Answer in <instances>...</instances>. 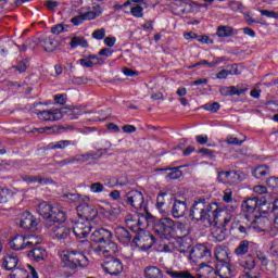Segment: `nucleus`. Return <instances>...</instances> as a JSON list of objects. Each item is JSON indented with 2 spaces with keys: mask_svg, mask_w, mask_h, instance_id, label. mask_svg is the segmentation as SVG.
<instances>
[{
  "mask_svg": "<svg viewBox=\"0 0 278 278\" xmlns=\"http://www.w3.org/2000/svg\"><path fill=\"white\" fill-rule=\"evenodd\" d=\"M138 220H137V229L134 228V226H130L131 231H142V227H147L149 225V218H151V214L147 213H139L138 214Z\"/></svg>",
  "mask_w": 278,
  "mask_h": 278,
  "instance_id": "obj_30",
  "label": "nucleus"
},
{
  "mask_svg": "<svg viewBox=\"0 0 278 278\" xmlns=\"http://www.w3.org/2000/svg\"><path fill=\"white\" fill-rule=\"evenodd\" d=\"M51 149H66V147H77V141L60 140L50 144Z\"/></svg>",
  "mask_w": 278,
  "mask_h": 278,
  "instance_id": "obj_35",
  "label": "nucleus"
},
{
  "mask_svg": "<svg viewBox=\"0 0 278 278\" xmlns=\"http://www.w3.org/2000/svg\"><path fill=\"white\" fill-rule=\"evenodd\" d=\"M39 223L38 218L34 217L29 212L22 213L20 218V227L30 231H36Z\"/></svg>",
  "mask_w": 278,
  "mask_h": 278,
  "instance_id": "obj_14",
  "label": "nucleus"
},
{
  "mask_svg": "<svg viewBox=\"0 0 278 278\" xmlns=\"http://www.w3.org/2000/svg\"><path fill=\"white\" fill-rule=\"evenodd\" d=\"M28 257L34 262H42L47 257V251L42 248H34L28 252Z\"/></svg>",
  "mask_w": 278,
  "mask_h": 278,
  "instance_id": "obj_28",
  "label": "nucleus"
},
{
  "mask_svg": "<svg viewBox=\"0 0 278 278\" xmlns=\"http://www.w3.org/2000/svg\"><path fill=\"white\" fill-rule=\"evenodd\" d=\"M54 102L59 105H64L66 103V94H56L54 96Z\"/></svg>",
  "mask_w": 278,
  "mask_h": 278,
  "instance_id": "obj_63",
  "label": "nucleus"
},
{
  "mask_svg": "<svg viewBox=\"0 0 278 278\" xmlns=\"http://www.w3.org/2000/svg\"><path fill=\"white\" fill-rule=\"evenodd\" d=\"M230 175H231V172H219L217 176V180L219 181V184H227Z\"/></svg>",
  "mask_w": 278,
  "mask_h": 278,
  "instance_id": "obj_49",
  "label": "nucleus"
},
{
  "mask_svg": "<svg viewBox=\"0 0 278 278\" xmlns=\"http://www.w3.org/2000/svg\"><path fill=\"white\" fill-rule=\"evenodd\" d=\"M231 218H232V215L229 213L228 210H226V214L219 215V220L220 223H224V227H226V225H229V223H231Z\"/></svg>",
  "mask_w": 278,
  "mask_h": 278,
  "instance_id": "obj_53",
  "label": "nucleus"
},
{
  "mask_svg": "<svg viewBox=\"0 0 278 278\" xmlns=\"http://www.w3.org/2000/svg\"><path fill=\"white\" fill-rule=\"evenodd\" d=\"M42 47L45 51H48L49 53L55 51L58 49V41L53 37H45L41 40Z\"/></svg>",
  "mask_w": 278,
  "mask_h": 278,
  "instance_id": "obj_31",
  "label": "nucleus"
},
{
  "mask_svg": "<svg viewBox=\"0 0 278 278\" xmlns=\"http://www.w3.org/2000/svg\"><path fill=\"white\" fill-rule=\"evenodd\" d=\"M250 242L249 240H242L241 242H239L238 247L235 249V255H237V257H244V255H247V253H249V247H250Z\"/></svg>",
  "mask_w": 278,
  "mask_h": 278,
  "instance_id": "obj_32",
  "label": "nucleus"
},
{
  "mask_svg": "<svg viewBox=\"0 0 278 278\" xmlns=\"http://www.w3.org/2000/svg\"><path fill=\"white\" fill-rule=\"evenodd\" d=\"M233 229H237V231H239V233H241L243 238H245L247 236H249V231H251V229L253 228L251 224H248L245 222H238L237 224H233Z\"/></svg>",
  "mask_w": 278,
  "mask_h": 278,
  "instance_id": "obj_34",
  "label": "nucleus"
},
{
  "mask_svg": "<svg viewBox=\"0 0 278 278\" xmlns=\"http://www.w3.org/2000/svg\"><path fill=\"white\" fill-rule=\"evenodd\" d=\"M38 213L47 220L46 227H51V223L66 222V212L62 207L52 206L49 202H41L38 206Z\"/></svg>",
  "mask_w": 278,
  "mask_h": 278,
  "instance_id": "obj_3",
  "label": "nucleus"
},
{
  "mask_svg": "<svg viewBox=\"0 0 278 278\" xmlns=\"http://www.w3.org/2000/svg\"><path fill=\"white\" fill-rule=\"evenodd\" d=\"M42 242V238L38 236L30 235L26 237V249H31V247H37Z\"/></svg>",
  "mask_w": 278,
  "mask_h": 278,
  "instance_id": "obj_41",
  "label": "nucleus"
},
{
  "mask_svg": "<svg viewBox=\"0 0 278 278\" xmlns=\"http://www.w3.org/2000/svg\"><path fill=\"white\" fill-rule=\"evenodd\" d=\"M76 108H62L55 110H43L37 113L39 121H62L64 114H67L71 121L79 118V112H75Z\"/></svg>",
  "mask_w": 278,
  "mask_h": 278,
  "instance_id": "obj_4",
  "label": "nucleus"
},
{
  "mask_svg": "<svg viewBox=\"0 0 278 278\" xmlns=\"http://www.w3.org/2000/svg\"><path fill=\"white\" fill-rule=\"evenodd\" d=\"M24 180L27 181V184H52L53 180L51 178H42L39 176H25Z\"/></svg>",
  "mask_w": 278,
  "mask_h": 278,
  "instance_id": "obj_37",
  "label": "nucleus"
},
{
  "mask_svg": "<svg viewBox=\"0 0 278 278\" xmlns=\"http://www.w3.org/2000/svg\"><path fill=\"white\" fill-rule=\"evenodd\" d=\"M92 38H94L96 40H103V38H105V29H97L92 33Z\"/></svg>",
  "mask_w": 278,
  "mask_h": 278,
  "instance_id": "obj_58",
  "label": "nucleus"
},
{
  "mask_svg": "<svg viewBox=\"0 0 278 278\" xmlns=\"http://www.w3.org/2000/svg\"><path fill=\"white\" fill-rule=\"evenodd\" d=\"M175 227L182 233V236H188V233H190L188 230V223L186 222H175Z\"/></svg>",
  "mask_w": 278,
  "mask_h": 278,
  "instance_id": "obj_45",
  "label": "nucleus"
},
{
  "mask_svg": "<svg viewBox=\"0 0 278 278\" xmlns=\"http://www.w3.org/2000/svg\"><path fill=\"white\" fill-rule=\"evenodd\" d=\"M198 153H200L204 157H210V160H214V157H216L214 155V151H212V150H210L207 148H202V149L198 150Z\"/></svg>",
  "mask_w": 278,
  "mask_h": 278,
  "instance_id": "obj_51",
  "label": "nucleus"
},
{
  "mask_svg": "<svg viewBox=\"0 0 278 278\" xmlns=\"http://www.w3.org/2000/svg\"><path fill=\"white\" fill-rule=\"evenodd\" d=\"M94 153H86V154H76L72 156V162L75 164V162L79 164H84V162H88V160H94Z\"/></svg>",
  "mask_w": 278,
  "mask_h": 278,
  "instance_id": "obj_36",
  "label": "nucleus"
},
{
  "mask_svg": "<svg viewBox=\"0 0 278 278\" xmlns=\"http://www.w3.org/2000/svg\"><path fill=\"white\" fill-rule=\"evenodd\" d=\"M213 238H215L216 242H223L227 236L225 235V230H223V228H218L213 232Z\"/></svg>",
  "mask_w": 278,
  "mask_h": 278,
  "instance_id": "obj_47",
  "label": "nucleus"
},
{
  "mask_svg": "<svg viewBox=\"0 0 278 278\" xmlns=\"http://www.w3.org/2000/svg\"><path fill=\"white\" fill-rule=\"evenodd\" d=\"M27 237L23 235H16L10 242L9 245L13 251H23L27 249Z\"/></svg>",
  "mask_w": 278,
  "mask_h": 278,
  "instance_id": "obj_24",
  "label": "nucleus"
},
{
  "mask_svg": "<svg viewBox=\"0 0 278 278\" xmlns=\"http://www.w3.org/2000/svg\"><path fill=\"white\" fill-rule=\"evenodd\" d=\"M215 257L217 260V264L229 262V254L227 253V250L223 247H217L215 249Z\"/></svg>",
  "mask_w": 278,
  "mask_h": 278,
  "instance_id": "obj_33",
  "label": "nucleus"
},
{
  "mask_svg": "<svg viewBox=\"0 0 278 278\" xmlns=\"http://www.w3.org/2000/svg\"><path fill=\"white\" fill-rule=\"evenodd\" d=\"M210 203H207V200H205V198H199L197 201H194L190 210L189 216L191 220H197V223L201 220L202 223Z\"/></svg>",
  "mask_w": 278,
  "mask_h": 278,
  "instance_id": "obj_10",
  "label": "nucleus"
},
{
  "mask_svg": "<svg viewBox=\"0 0 278 278\" xmlns=\"http://www.w3.org/2000/svg\"><path fill=\"white\" fill-rule=\"evenodd\" d=\"M260 205H262V200H260V198L257 197H254L243 201L241 207L243 212H248V214H253L255 210L260 207Z\"/></svg>",
  "mask_w": 278,
  "mask_h": 278,
  "instance_id": "obj_23",
  "label": "nucleus"
},
{
  "mask_svg": "<svg viewBox=\"0 0 278 278\" xmlns=\"http://www.w3.org/2000/svg\"><path fill=\"white\" fill-rule=\"evenodd\" d=\"M179 248L178 251L179 253H188L190 251V243L186 242V240L180 239L178 241Z\"/></svg>",
  "mask_w": 278,
  "mask_h": 278,
  "instance_id": "obj_48",
  "label": "nucleus"
},
{
  "mask_svg": "<svg viewBox=\"0 0 278 278\" xmlns=\"http://www.w3.org/2000/svg\"><path fill=\"white\" fill-rule=\"evenodd\" d=\"M79 64L85 68H92V66L94 65V61H91L90 59H80Z\"/></svg>",
  "mask_w": 278,
  "mask_h": 278,
  "instance_id": "obj_60",
  "label": "nucleus"
},
{
  "mask_svg": "<svg viewBox=\"0 0 278 278\" xmlns=\"http://www.w3.org/2000/svg\"><path fill=\"white\" fill-rule=\"evenodd\" d=\"M84 14H80L78 16H74L72 20H71V23H73V25H81V23H84Z\"/></svg>",
  "mask_w": 278,
  "mask_h": 278,
  "instance_id": "obj_64",
  "label": "nucleus"
},
{
  "mask_svg": "<svg viewBox=\"0 0 278 278\" xmlns=\"http://www.w3.org/2000/svg\"><path fill=\"white\" fill-rule=\"evenodd\" d=\"M153 236H140L139 233L135 235L132 238V243L135 247H138L139 249H142V251H149L151 247H153Z\"/></svg>",
  "mask_w": 278,
  "mask_h": 278,
  "instance_id": "obj_20",
  "label": "nucleus"
},
{
  "mask_svg": "<svg viewBox=\"0 0 278 278\" xmlns=\"http://www.w3.org/2000/svg\"><path fill=\"white\" fill-rule=\"evenodd\" d=\"M115 237L121 242V244H129L131 242V238H134V235L127 230L125 227H117L115 229Z\"/></svg>",
  "mask_w": 278,
  "mask_h": 278,
  "instance_id": "obj_25",
  "label": "nucleus"
},
{
  "mask_svg": "<svg viewBox=\"0 0 278 278\" xmlns=\"http://www.w3.org/2000/svg\"><path fill=\"white\" fill-rule=\"evenodd\" d=\"M204 110L207 112H218V110H220V104L218 102L207 103L204 105Z\"/></svg>",
  "mask_w": 278,
  "mask_h": 278,
  "instance_id": "obj_52",
  "label": "nucleus"
},
{
  "mask_svg": "<svg viewBox=\"0 0 278 278\" xmlns=\"http://www.w3.org/2000/svg\"><path fill=\"white\" fill-rule=\"evenodd\" d=\"M97 16H101L100 11H98L97 13H94V11H88L83 14V17L85 21H94V18H97Z\"/></svg>",
  "mask_w": 278,
  "mask_h": 278,
  "instance_id": "obj_50",
  "label": "nucleus"
},
{
  "mask_svg": "<svg viewBox=\"0 0 278 278\" xmlns=\"http://www.w3.org/2000/svg\"><path fill=\"white\" fill-rule=\"evenodd\" d=\"M10 197V189H0V203H8Z\"/></svg>",
  "mask_w": 278,
  "mask_h": 278,
  "instance_id": "obj_57",
  "label": "nucleus"
},
{
  "mask_svg": "<svg viewBox=\"0 0 278 278\" xmlns=\"http://www.w3.org/2000/svg\"><path fill=\"white\" fill-rule=\"evenodd\" d=\"M76 212L78 214V218H83L84 220H94L97 216H99V211H97V206L93 204L81 203L76 207Z\"/></svg>",
  "mask_w": 278,
  "mask_h": 278,
  "instance_id": "obj_11",
  "label": "nucleus"
},
{
  "mask_svg": "<svg viewBox=\"0 0 278 278\" xmlns=\"http://www.w3.org/2000/svg\"><path fill=\"white\" fill-rule=\"evenodd\" d=\"M90 231H92V225L84 218H78L73 225V233L76 238H88Z\"/></svg>",
  "mask_w": 278,
  "mask_h": 278,
  "instance_id": "obj_12",
  "label": "nucleus"
},
{
  "mask_svg": "<svg viewBox=\"0 0 278 278\" xmlns=\"http://www.w3.org/2000/svg\"><path fill=\"white\" fill-rule=\"evenodd\" d=\"M225 214H227V210L220 207L217 202H212L204 214L202 223L204 227H216L220 223V216H225Z\"/></svg>",
  "mask_w": 278,
  "mask_h": 278,
  "instance_id": "obj_7",
  "label": "nucleus"
},
{
  "mask_svg": "<svg viewBox=\"0 0 278 278\" xmlns=\"http://www.w3.org/2000/svg\"><path fill=\"white\" fill-rule=\"evenodd\" d=\"M144 278H164L162 269L157 266H147L143 270Z\"/></svg>",
  "mask_w": 278,
  "mask_h": 278,
  "instance_id": "obj_29",
  "label": "nucleus"
},
{
  "mask_svg": "<svg viewBox=\"0 0 278 278\" xmlns=\"http://www.w3.org/2000/svg\"><path fill=\"white\" fill-rule=\"evenodd\" d=\"M63 268L67 270V277H73L78 268H86L90 262L84 253L78 251H66L61 253Z\"/></svg>",
  "mask_w": 278,
  "mask_h": 278,
  "instance_id": "obj_2",
  "label": "nucleus"
},
{
  "mask_svg": "<svg viewBox=\"0 0 278 278\" xmlns=\"http://www.w3.org/2000/svg\"><path fill=\"white\" fill-rule=\"evenodd\" d=\"M90 190L94 194H99L105 190V187L101 182H93L90 185Z\"/></svg>",
  "mask_w": 278,
  "mask_h": 278,
  "instance_id": "obj_46",
  "label": "nucleus"
},
{
  "mask_svg": "<svg viewBox=\"0 0 278 278\" xmlns=\"http://www.w3.org/2000/svg\"><path fill=\"white\" fill-rule=\"evenodd\" d=\"M233 192L231 191V189H226L224 191V197H223V201L225 203H231V201H233Z\"/></svg>",
  "mask_w": 278,
  "mask_h": 278,
  "instance_id": "obj_56",
  "label": "nucleus"
},
{
  "mask_svg": "<svg viewBox=\"0 0 278 278\" xmlns=\"http://www.w3.org/2000/svg\"><path fill=\"white\" fill-rule=\"evenodd\" d=\"M247 90H249V87L237 88L236 86H230V87H220L219 92L223 97H233V94H237V97H240V94H244Z\"/></svg>",
  "mask_w": 278,
  "mask_h": 278,
  "instance_id": "obj_26",
  "label": "nucleus"
},
{
  "mask_svg": "<svg viewBox=\"0 0 278 278\" xmlns=\"http://www.w3.org/2000/svg\"><path fill=\"white\" fill-rule=\"evenodd\" d=\"M256 257H257V260H260V262L263 266L268 265V258L266 257V254L264 252L257 251L256 252Z\"/></svg>",
  "mask_w": 278,
  "mask_h": 278,
  "instance_id": "obj_59",
  "label": "nucleus"
},
{
  "mask_svg": "<svg viewBox=\"0 0 278 278\" xmlns=\"http://www.w3.org/2000/svg\"><path fill=\"white\" fill-rule=\"evenodd\" d=\"M239 266L243 268L245 278H260L262 277V267L255 264V257L248 254L238 261Z\"/></svg>",
  "mask_w": 278,
  "mask_h": 278,
  "instance_id": "obj_8",
  "label": "nucleus"
},
{
  "mask_svg": "<svg viewBox=\"0 0 278 278\" xmlns=\"http://www.w3.org/2000/svg\"><path fill=\"white\" fill-rule=\"evenodd\" d=\"M124 203L130 205L137 212H144L149 214V207L144 204V195L138 190H131L124 197Z\"/></svg>",
  "mask_w": 278,
  "mask_h": 278,
  "instance_id": "obj_9",
  "label": "nucleus"
},
{
  "mask_svg": "<svg viewBox=\"0 0 278 278\" xmlns=\"http://www.w3.org/2000/svg\"><path fill=\"white\" fill-rule=\"evenodd\" d=\"M212 251L202 243L197 244L190 251V260L193 262H199V260H205V257H211Z\"/></svg>",
  "mask_w": 278,
  "mask_h": 278,
  "instance_id": "obj_16",
  "label": "nucleus"
},
{
  "mask_svg": "<svg viewBox=\"0 0 278 278\" xmlns=\"http://www.w3.org/2000/svg\"><path fill=\"white\" fill-rule=\"evenodd\" d=\"M166 275H168L172 278H216V270H214V267L201 263L198 273L195 276H192L189 271L186 270H166Z\"/></svg>",
  "mask_w": 278,
  "mask_h": 278,
  "instance_id": "obj_5",
  "label": "nucleus"
},
{
  "mask_svg": "<svg viewBox=\"0 0 278 278\" xmlns=\"http://www.w3.org/2000/svg\"><path fill=\"white\" fill-rule=\"evenodd\" d=\"M62 129L66 128H64V126H50L45 128H38L37 131H39V134H46V131H48V134H62Z\"/></svg>",
  "mask_w": 278,
  "mask_h": 278,
  "instance_id": "obj_42",
  "label": "nucleus"
},
{
  "mask_svg": "<svg viewBox=\"0 0 278 278\" xmlns=\"http://www.w3.org/2000/svg\"><path fill=\"white\" fill-rule=\"evenodd\" d=\"M102 267L105 273L114 277H117V275H121L124 268L123 261H121V258H114V257L106 260L103 263Z\"/></svg>",
  "mask_w": 278,
  "mask_h": 278,
  "instance_id": "obj_13",
  "label": "nucleus"
},
{
  "mask_svg": "<svg viewBox=\"0 0 278 278\" xmlns=\"http://www.w3.org/2000/svg\"><path fill=\"white\" fill-rule=\"evenodd\" d=\"M119 215H121V207H113V208L105 210L103 212L104 218H108L109 220H116V218H118Z\"/></svg>",
  "mask_w": 278,
  "mask_h": 278,
  "instance_id": "obj_38",
  "label": "nucleus"
},
{
  "mask_svg": "<svg viewBox=\"0 0 278 278\" xmlns=\"http://www.w3.org/2000/svg\"><path fill=\"white\" fill-rule=\"evenodd\" d=\"M70 46L72 49H77V47L86 49L88 47V41L84 37H73Z\"/></svg>",
  "mask_w": 278,
  "mask_h": 278,
  "instance_id": "obj_39",
  "label": "nucleus"
},
{
  "mask_svg": "<svg viewBox=\"0 0 278 278\" xmlns=\"http://www.w3.org/2000/svg\"><path fill=\"white\" fill-rule=\"evenodd\" d=\"M27 62H28V60L21 61L15 66V70L18 71V73H25V71H27Z\"/></svg>",
  "mask_w": 278,
  "mask_h": 278,
  "instance_id": "obj_62",
  "label": "nucleus"
},
{
  "mask_svg": "<svg viewBox=\"0 0 278 278\" xmlns=\"http://www.w3.org/2000/svg\"><path fill=\"white\" fill-rule=\"evenodd\" d=\"M216 275L220 278H232L236 276V269H233V266H231L229 262L217 263L215 269V276Z\"/></svg>",
  "mask_w": 278,
  "mask_h": 278,
  "instance_id": "obj_18",
  "label": "nucleus"
},
{
  "mask_svg": "<svg viewBox=\"0 0 278 278\" xmlns=\"http://www.w3.org/2000/svg\"><path fill=\"white\" fill-rule=\"evenodd\" d=\"M253 177L255 179H260V181H266L267 186L270 185V181L275 180V178H268V175H270V168L266 165H260L252 172Z\"/></svg>",
  "mask_w": 278,
  "mask_h": 278,
  "instance_id": "obj_22",
  "label": "nucleus"
},
{
  "mask_svg": "<svg viewBox=\"0 0 278 278\" xmlns=\"http://www.w3.org/2000/svg\"><path fill=\"white\" fill-rule=\"evenodd\" d=\"M172 10L176 14H189V12H192V0H174Z\"/></svg>",
  "mask_w": 278,
  "mask_h": 278,
  "instance_id": "obj_19",
  "label": "nucleus"
},
{
  "mask_svg": "<svg viewBox=\"0 0 278 278\" xmlns=\"http://www.w3.org/2000/svg\"><path fill=\"white\" fill-rule=\"evenodd\" d=\"M142 7L137 5V7H132L130 9V13L132 14V16H136L137 18H142L143 13H142Z\"/></svg>",
  "mask_w": 278,
  "mask_h": 278,
  "instance_id": "obj_55",
  "label": "nucleus"
},
{
  "mask_svg": "<svg viewBox=\"0 0 278 278\" xmlns=\"http://www.w3.org/2000/svg\"><path fill=\"white\" fill-rule=\"evenodd\" d=\"M91 242L98 244L96 251L99 255L108 256L118 252V245L112 241V231L105 228L94 230L91 235Z\"/></svg>",
  "mask_w": 278,
  "mask_h": 278,
  "instance_id": "obj_1",
  "label": "nucleus"
},
{
  "mask_svg": "<svg viewBox=\"0 0 278 278\" xmlns=\"http://www.w3.org/2000/svg\"><path fill=\"white\" fill-rule=\"evenodd\" d=\"M244 140H247V137H243V139H238L236 137L228 136L226 138L227 144H233L235 147H242Z\"/></svg>",
  "mask_w": 278,
  "mask_h": 278,
  "instance_id": "obj_44",
  "label": "nucleus"
},
{
  "mask_svg": "<svg viewBox=\"0 0 278 278\" xmlns=\"http://www.w3.org/2000/svg\"><path fill=\"white\" fill-rule=\"evenodd\" d=\"M50 228L56 240H66L71 236V228L62 225V223H51Z\"/></svg>",
  "mask_w": 278,
  "mask_h": 278,
  "instance_id": "obj_21",
  "label": "nucleus"
},
{
  "mask_svg": "<svg viewBox=\"0 0 278 278\" xmlns=\"http://www.w3.org/2000/svg\"><path fill=\"white\" fill-rule=\"evenodd\" d=\"M262 16H267V18H278V13L275 11L261 10Z\"/></svg>",
  "mask_w": 278,
  "mask_h": 278,
  "instance_id": "obj_61",
  "label": "nucleus"
},
{
  "mask_svg": "<svg viewBox=\"0 0 278 278\" xmlns=\"http://www.w3.org/2000/svg\"><path fill=\"white\" fill-rule=\"evenodd\" d=\"M153 231L162 240L175 238V220L170 217H163L154 223Z\"/></svg>",
  "mask_w": 278,
  "mask_h": 278,
  "instance_id": "obj_6",
  "label": "nucleus"
},
{
  "mask_svg": "<svg viewBox=\"0 0 278 278\" xmlns=\"http://www.w3.org/2000/svg\"><path fill=\"white\" fill-rule=\"evenodd\" d=\"M187 212H188V203L186 201H181L177 198H174L173 204L170 207V215L173 216V218H184Z\"/></svg>",
  "mask_w": 278,
  "mask_h": 278,
  "instance_id": "obj_15",
  "label": "nucleus"
},
{
  "mask_svg": "<svg viewBox=\"0 0 278 278\" xmlns=\"http://www.w3.org/2000/svg\"><path fill=\"white\" fill-rule=\"evenodd\" d=\"M270 225H273V223L266 216L255 217V219L251 223L252 229H254V231L257 233H264L268 231V229H270Z\"/></svg>",
  "mask_w": 278,
  "mask_h": 278,
  "instance_id": "obj_17",
  "label": "nucleus"
},
{
  "mask_svg": "<svg viewBox=\"0 0 278 278\" xmlns=\"http://www.w3.org/2000/svg\"><path fill=\"white\" fill-rule=\"evenodd\" d=\"M181 168V166L179 167H167V168H163L161 170H172L169 174H168V178L169 179H179V177H181L182 173L181 170H179Z\"/></svg>",
  "mask_w": 278,
  "mask_h": 278,
  "instance_id": "obj_43",
  "label": "nucleus"
},
{
  "mask_svg": "<svg viewBox=\"0 0 278 278\" xmlns=\"http://www.w3.org/2000/svg\"><path fill=\"white\" fill-rule=\"evenodd\" d=\"M166 197V192H161L159 193L157 198H156V207L157 210H162V207H164L165 205V201L164 198Z\"/></svg>",
  "mask_w": 278,
  "mask_h": 278,
  "instance_id": "obj_54",
  "label": "nucleus"
},
{
  "mask_svg": "<svg viewBox=\"0 0 278 278\" xmlns=\"http://www.w3.org/2000/svg\"><path fill=\"white\" fill-rule=\"evenodd\" d=\"M2 266L5 268V270H14V268L18 266V256L14 253L7 254L3 257Z\"/></svg>",
  "mask_w": 278,
  "mask_h": 278,
  "instance_id": "obj_27",
  "label": "nucleus"
},
{
  "mask_svg": "<svg viewBox=\"0 0 278 278\" xmlns=\"http://www.w3.org/2000/svg\"><path fill=\"white\" fill-rule=\"evenodd\" d=\"M217 36L219 38H229V36H233V28L231 26H219L217 28Z\"/></svg>",
  "mask_w": 278,
  "mask_h": 278,
  "instance_id": "obj_40",
  "label": "nucleus"
}]
</instances>
